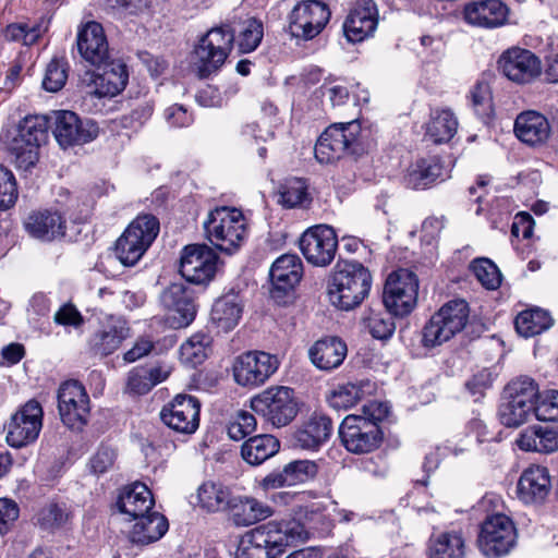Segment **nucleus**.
<instances>
[{"mask_svg": "<svg viewBox=\"0 0 558 558\" xmlns=\"http://www.w3.org/2000/svg\"><path fill=\"white\" fill-rule=\"evenodd\" d=\"M374 385L369 380L338 385L329 395L328 402L337 410H348L372 393Z\"/></svg>", "mask_w": 558, "mask_h": 558, "instance_id": "a19ab883", "label": "nucleus"}, {"mask_svg": "<svg viewBox=\"0 0 558 558\" xmlns=\"http://www.w3.org/2000/svg\"><path fill=\"white\" fill-rule=\"evenodd\" d=\"M234 34L227 27L209 29L194 48L193 69L199 78L217 73L232 50Z\"/></svg>", "mask_w": 558, "mask_h": 558, "instance_id": "423d86ee", "label": "nucleus"}, {"mask_svg": "<svg viewBox=\"0 0 558 558\" xmlns=\"http://www.w3.org/2000/svg\"><path fill=\"white\" fill-rule=\"evenodd\" d=\"M129 337L130 328L123 318L106 316L99 320L88 339V352L94 356L106 357L114 353Z\"/></svg>", "mask_w": 558, "mask_h": 558, "instance_id": "4be33fe9", "label": "nucleus"}, {"mask_svg": "<svg viewBox=\"0 0 558 558\" xmlns=\"http://www.w3.org/2000/svg\"><path fill=\"white\" fill-rule=\"evenodd\" d=\"M279 361L275 355L263 351H251L236 357L233 376L241 386L264 384L277 369Z\"/></svg>", "mask_w": 558, "mask_h": 558, "instance_id": "6ab92c4d", "label": "nucleus"}, {"mask_svg": "<svg viewBox=\"0 0 558 558\" xmlns=\"http://www.w3.org/2000/svg\"><path fill=\"white\" fill-rule=\"evenodd\" d=\"M48 122L44 116L25 117L7 144L11 160L17 168L28 170L39 158V146L47 137Z\"/></svg>", "mask_w": 558, "mask_h": 558, "instance_id": "20e7f679", "label": "nucleus"}, {"mask_svg": "<svg viewBox=\"0 0 558 558\" xmlns=\"http://www.w3.org/2000/svg\"><path fill=\"white\" fill-rule=\"evenodd\" d=\"M339 435L348 451L363 454L376 450L383 441V433L377 424L361 420L355 414L344 417Z\"/></svg>", "mask_w": 558, "mask_h": 558, "instance_id": "2eb2a0df", "label": "nucleus"}, {"mask_svg": "<svg viewBox=\"0 0 558 558\" xmlns=\"http://www.w3.org/2000/svg\"><path fill=\"white\" fill-rule=\"evenodd\" d=\"M534 413V405L524 401H514L502 396L498 409L500 423L506 427H519L524 424L531 414Z\"/></svg>", "mask_w": 558, "mask_h": 558, "instance_id": "09e8293b", "label": "nucleus"}, {"mask_svg": "<svg viewBox=\"0 0 558 558\" xmlns=\"http://www.w3.org/2000/svg\"><path fill=\"white\" fill-rule=\"evenodd\" d=\"M251 408L276 427L288 425L298 413L293 390L283 386L269 388L252 398Z\"/></svg>", "mask_w": 558, "mask_h": 558, "instance_id": "9d476101", "label": "nucleus"}, {"mask_svg": "<svg viewBox=\"0 0 558 558\" xmlns=\"http://www.w3.org/2000/svg\"><path fill=\"white\" fill-rule=\"evenodd\" d=\"M44 411L40 403L29 400L23 404L5 425V440L10 447L22 448L34 442L43 427Z\"/></svg>", "mask_w": 558, "mask_h": 558, "instance_id": "ddd939ff", "label": "nucleus"}, {"mask_svg": "<svg viewBox=\"0 0 558 558\" xmlns=\"http://www.w3.org/2000/svg\"><path fill=\"white\" fill-rule=\"evenodd\" d=\"M116 458L114 449L107 446L99 447L89 460L90 471L95 474L106 473L113 466Z\"/></svg>", "mask_w": 558, "mask_h": 558, "instance_id": "69168bd1", "label": "nucleus"}, {"mask_svg": "<svg viewBox=\"0 0 558 558\" xmlns=\"http://www.w3.org/2000/svg\"><path fill=\"white\" fill-rule=\"evenodd\" d=\"M263 35V23L255 17L246 20L238 37L240 51L248 53L255 50L260 44Z\"/></svg>", "mask_w": 558, "mask_h": 558, "instance_id": "864d4df0", "label": "nucleus"}, {"mask_svg": "<svg viewBox=\"0 0 558 558\" xmlns=\"http://www.w3.org/2000/svg\"><path fill=\"white\" fill-rule=\"evenodd\" d=\"M66 78L65 64L58 59H52L47 65L43 87L50 93L59 92L64 86Z\"/></svg>", "mask_w": 558, "mask_h": 558, "instance_id": "4d7b16f0", "label": "nucleus"}, {"mask_svg": "<svg viewBox=\"0 0 558 558\" xmlns=\"http://www.w3.org/2000/svg\"><path fill=\"white\" fill-rule=\"evenodd\" d=\"M502 396L514 401H524L526 404L535 405L538 398V387L531 377L520 376L505 387Z\"/></svg>", "mask_w": 558, "mask_h": 558, "instance_id": "3c124183", "label": "nucleus"}, {"mask_svg": "<svg viewBox=\"0 0 558 558\" xmlns=\"http://www.w3.org/2000/svg\"><path fill=\"white\" fill-rule=\"evenodd\" d=\"M211 337L205 332H196L187 338L180 347V360L187 366L202 364L210 350Z\"/></svg>", "mask_w": 558, "mask_h": 558, "instance_id": "de8ad7c7", "label": "nucleus"}, {"mask_svg": "<svg viewBox=\"0 0 558 558\" xmlns=\"http://www.w3.org/2000/svg\"><path fill=\"white\" fill-rule=\"evenodd\" d=\"M554 324L549 312L542 308H530L518 314L514 326L519 335L524 338L537 336L548 330Z\"/></svg>", "mask_w": 558, "mask_h": 558, "instance_id": "a18cd8bd", "label": "nucleus"}, {"mask_svg": "<svg viewBox=\"0 0 558 558\" xmlns=\"http://www.w3.org/2000/svg\"><path fill=\"white\" fill-rule=\"evenodd\" d=\"M52 133L61 148L87 144L99 134L96 122L89 119H81L75 112L58 110L53 112Z\"/></svg>", "mask_w": 558, "mask_h": 558, "instance_id": "4468645a", "label": "nucleus"}, {"mask_svg": "<svg viewBox=\"0 0 558 558\" xmlns=\"http://www.w3.org/2000/svg\"><path fill=\"white\" fill-rule=\"evenodd\" d=\"M469 314V304L464 300L457 299L444 304L425 325L423 345L434 348L450 340L466 326Z\"/></svg>", "mask_w": 558, "mask_h": 558, "instance_id": "0eeeda50", "label": "nucleus"}, {"mask_svg": "<svg viewBox=\"0 0 558 558\" xmlns=\"http://www.w3.org/2000/svg\"><path fill=\"white\" fill-rule=\"evenodd\" d=\"M551 489V480L548 469L532 465L525 469L517 484V496L525 505L542 504Z\"/></svg>", "mask_w": 558, "mask_h": 558, "instance_id": "393cba45", "label": "nucleus"}, {"mask_svg": "<svg viewBox=\"0 0 558 558\" xmlns=\"http://www.w3.org/2000/svg\"><path fill=\"white\" fill-rule=\"evenodd\" d=\"M458 130V120L448 109L432 111L426 124L425 137L434 144L449 142Z\"/></svg>", "mask_w": 558, "mask_h": 558, "instance_id": "37998d69", "label": "nucleus"}, {"mask_svg": "<svg viewBox=\"0 0 558 558\" xmlns=\"http://www.w3.org/2000/svg\"><path fill=\"white\" fill-rule=\"evenodd\" d=\"M463 16L472 26L496 28L506 23L508 8L500 0H477L465 4Z\"/></svg>", "mask_w": 558, "mask_h": 558, "instance_id": "cd10ccee", "label": "nucleus"}, {"mask_svg": "<svg viewBox=\"0 0 558 558\" xmlns=\"http://www.w3.org/2000/svg\"><path fill=\"white\" fill-rule=\"evenodd\" d=\"M477 280L489 290L497 289L501 283V275L497 266L487 258H477L471 264Z\"/></svg>", "mask_w": 558, "mask_h": 558, "instance_id": "6e6d98bb", "label": "nucleus"}, {"mask_svg": "<svg viewBox=\"0 0 558 558\" xmlns=\"http://www.w3.org/2000/svg\"><path fill=\"white\" fill-rule=\"evenodd\" d=\"M255 428V416L247 411H239L228 425V435L238 441L253 433Z\"/></svg>", "mask_w": 558, "mask_h": 558, "instance_id": "bf43d9fd", "label": "nucleus"}, {"mask_svg": "<svg viewBox=\"0 0 558 558\" xmlns=\"http://www.w3.org/2000/svg\"><path fill=\"white\" fill-rule=\"evenodd\" d=\"M378 24V11L373 0H357L343 23V32L351 43L371 37Z\"/></svg>", "mask_w": 558, "mask_h": 558, "instance_id": "b1692460", "label": "nucleus"}, {"mask_svg": "<svg viewBox=\"0 0 558 558\" xmlns=\"http://www.w3.org/2000/svg\"><path fill=\"white\" fill-rule=\"evenodd\" d=\"M58 410L63 424L72 429H80L87 423L89 397L81 383L68 380L60 386Z\"/></svg>", "mask_w": 558, "mask_h": 558, "instance_id": "f3484780", "label": "nucleus"}, {"mask_svg": "<svg viewBox=\"0 0 558 558\" xmlns=\"http://www.w3.org/2000/svg\"><path fill=\"white\" fill-rule=\"evenodd\" d=\"M161 302L168 310L167 322L173 329L187 327L196 316L192 293L182 284L173 283L161 294Z\"/></svg>", "mask_w": 558, "mask_h": 558, "instance_id": "5701e85b", "label": "nucleus"}, {"mask_svg": "<svg viewBox=\"0 0 558 558\" xmlns=\"http://www.w3.org/2000/svg\"><path fill=\"white\" fill-rule=\"evenodd\" d=\"M151 389V384L146 375V367H134L129 372L125 392L133 396H143Z\"/></svg>", "mask_w": 558, "mask_h": 558, "instance_id": "0e129e2a", "label": "nucleus"}, {"mask_svg": "<svg viewBox=\"0 0 558 558\" xmlns=\"http://www.w3.org/2000/svg\"><path fill=\"white\" fill-rule=\"evenodd\" d=\"M514 134L522 143L531 147H539L549 140L551 128L544 114L529 110L515 118Z\"/></svg>", "mask_w": 558, "mask_h": 558, "instance_id": "c85d7f7f", "label": "nucleus"}, {"mask_svg": "<svg viewBox=\"0 0 558 558\" xmlns=\"http://www.w3.org/2000/svg\"><path fill=\"white\" fill-rule=\"evenodd\" d=\"M77 49L88 63L100 66L109 59L108 41L102 26L97 22H88L77 34Z\"/></svg>", "mask_w": 558, "mask_h": 558, "instance_id": "bb28decb", "label": "nucleus"}, {"mask_svg": "<svg viewBox=\"0 0 558 558\" xmlns=\"http://www.w3.org/2000/svg\"><path fill=\"white\" fill-rule=\"evenodd\" d=\"M331 432V420L315 413L294 433V441L302 449L317 450L328 440Z\"/></svg>", "mask_w": 558, "mask_h": 558, "instance_id": "f704fd0d", "label": "nucleus"}, {"mask_svg": "<svg viewBox=\"0 0 558 558\" xmlns=\"http://www.w3.org/2000/svg\"><path fill=\"white\" fill-rule=\"evenodd\" d=\"M20 509L17 504L8 498H0V533L4 534L10 526L19 519Z\"/></svg>", "mask_w": 558, "mask_h": 558, "instance_id": "774afa93", "label": "nucleus"}, {"mask_svg": "<svg viewBox=\"0 0 558 558\" xmlns=\"http://www.w3.org/2000/svg\"><path fill=\"white\" fill-rule=\"evenodd\" d=\"M534 414L539 421H558V391L542 395L534 405Z\"/></svg>", "mask_w": 558, "mask_h": 558, "instance_id": "680f3d73", "label": "nucleus"}, {"mask_svg": "<svg viewBox=\"0 0 558 558\" xmlns=\"http://www.w3.org/2000/svg\"><path fill=\"white\" fill-rule=\"evenodd\" d=\"M227 509L236 526H248L272 515V509L268 505L250 497H231Z\"/></svg>", "mask_w": 558, "mask_h": 558, "instance_id": "4c0bfd02", "label": "nucleus"}, {"mask_svg": "<svg viewBox=\"0 0 558 558\" xmlns=\"http://www.w3.org/2000/svg\"><path fill=\"white\" fill-rule=\"evenodd\" d=\"M17 186L11 170L0 165V209H9L17 199Z\"/></svg>", "mask_w": 558, "mask_h": 558, "instance_id": "13d9d810", "label": "nucleus"}, {"mask_svg": "<svg viewBox=\"0 0 558 558\" xmlns=\"http://www.w3.org/2000/svg\"><path fill=\"white\" fill-rule=\"evenodd\" d=\"M280 448L279 440L268 434L257 435L248 438L241 448L242 458L251 465H259L272 456Z\"/></svg>", "mask_w": 558, "mask_h": 558, "instance_id": "79ce46f5", "label": "nucleus"}, {"mask_svg": "<svg viewBox=\"0 0 558 558\" xmlns=\"http://www.w3.org/2000/svg\"><path fill=\"white\" fill-rule=\"evenodd\" d=\"M307 197V185L304 180L292 178L287 180L280 187L279 202L289 208L303 204Z\"/></svg>", "mask_w": 558, "mask_h": 558, "instance_id": "5fc2aeb1", "label": "nucleus"}, {"mask_svg": "<svg viewBox=\"0 0 558 558\" xmlns=\"http://www.w3.org/2000/svg\"><path fill=\"white\" fill-rule=\"evenodd\" d=\"M197 500L202 509L215 513L228 508L231 502V494L222 484L209 481L198 487Z\"/></svg>", "mask_w": 558, "mask_h": 558, "instance_id": "49530a36", "label": "nucleus"}, {"mask_svg": "<svg viewBox=\"0 0 558 558\" xmlns=\"http://www.w3.org/2000/svg\"><path fill=\"white\" fill-rule=\"evenodd\" d=\"M303 275V265L295 254H284L278 257L270 268L272 283L271 296L279 300L283 294L292 291Z\"/></svg>", "mask_w": 558, "mask_h": 558, "instance_id": "a878e982", "label": "nucleus"}, {"mask_svg": "<svg viewBox=\"0 0 558 558\" xmlns=\"http://www.w3.org/2000/svg\"><path fill=\"white\" fill-rule=\"evenodd\" d=\"M47 31L44 22L28 25L26 23L10 24L5 29V37L12 41H22L25 46L34 45Z\"/></svg>", "mask_w": 558, "mask_h": 558, "instance_id": "603ef678", "label": "nucleus"}, {"mask_svg": "<svg viewBox=\"0 0 558 558\" xmlns=\"http://www.w3.org/2000/svg\"><path fill=\"white\" fill-rule=\"evenodd\" d=\"M136 522L129 533L133 544L148 545L159 541L168 531L169 524L165 515L157 511H148L134 518Z\"/></svg>", "mask_w": 558, "mask_h": 558, "instance_id": "c9c22d12", "label": "nucleus"}, {"mask_svg": "<svg viewBox=\"0 0 558 558\" xmlns=\"http://www.w3.org/2000/svg\"><path fill=\"white\" fill-rule=\"evenodd\" d=\"M361 124L357 120L329 125L316 142L315 158L320 163H332L345 155L363 150Z\"/></svg>", "mask_w": 558, "mask_h": 558, "instance_id": "39448f33", "label": "nucleus"}, {"mask_svg": "<svg viewBox=\"0 0 558 558\" xmlns=\"http://www.w3.org/2000/svg\"><path fill=\"white\" fill-rule=\"evenodd\" d=\"M371 287L372 275L361 263L338 262L328 284L329 301L341 311H351L368 296Z\"/></svg>", "mask_w": 558, "mask_h": 558, "instance_id": "f03ea898", "label": "nucleus"}, {"mask_svg": "<svg viewBox=\"0 0 558 558\" xmlns=\"http://www.w3.org/2000/svg\"><path fill=\"white\" fill-rule=\"evenodd\" d=\"M418 279L408 269L392 271L385 283L383 301L395 316L408 315L416 305Z\"/></svg>", "mask_w": 558, "mask_h": 558, "instance_id": "f8f14e48", "label": "nucleus"}, {"mask_svg": "<svg viewBox=\"0 0 558 558\" xmlns=\"http://www.w3.org/2000/svg\"><path fill=\"white\" fill-rule=\"evenodd\" d=\"M201 402L189 395H178L160 411L161 421L180 434H193L199 426Z\"/></svg>", "mask_w": 558, "mask_h": 558, "instance_id": "aec40b11", "label": "nucleus"}, {"mask_svg": "<svg viewBox=\"0 0 558 558\" xmlns=\"http://www.w3.org/2000/svg\"><path fill=\"white\" fill-rule=\"evenodd\" d=\"M518 533L510 517L502 513L488 515L481 525L478 547L488 558L508 555L517 545Z\"/></svg>", "mask_w": 558, "mask_h": 558, "instance_id": "1a4fd4ad", "label": "nucleus"}, {"mask_svg": "<svg viewBox=\"0 0 558 558\" xmlns=\"http://www.w3.org/2000/svg\"><path fill=\"white\" fill-rule=\"evenodd\" d=\"M442 177V166L438 158L429 157L411 165L404 177L408 187L424 190Z\"/></svg>", "mask_w": 558, "mask_h": 558, "instance_id": "ea45409f", "label": "nucleus"}, {"mask_svg": "<svg viewBox=\"0 0 558 558\" xmlns=\"http://www.w3.org/2000/svg\"><path fill=\"white\" fill-rule=\"evenodd\" d=\"M155 500L149 488L140 482L125 486L119 494L117 507L131 518L145 514L153 509Z\"/></svg>", "mask_w": 558, "mask_h": 558, "instance_id": "e433bc0d", "label": "nucleus"}, {"mask_svg": "<svg viewBox=\"0 0 558 558\" xmlns=\"http://www.w3.org/2000/svg\"><path fill=\"white\" fill-rule=\"evenodd\" d=\"M100 66L102 72L94 80V90L90 94L102 97H114L126 86L129 73L126 65L121 61L105 62Z\"/></svg>", "mask_w": 558, "mask_h": 558, "instance_id": "72a5a7b5", "label": "nucleus"}, {"mask_svg": "<svg viewBox=\"0 0 558 558\" xmlns=\"http://www.w3.org/2000/svg\"><path fill=\"white\" fill-rule=\"evenodd\" d=\"M242 311L243 306L239 294L228 293L216 300L210 318L218 329L230 331L239 324Z\"/></svg>", "mask_w": 558, "mask_h": 558, "instance_id": "58836bf2", "label": "nucleus"}, {"mask_svg": "<svg viewBox=\"0 0 558 558\" xmlns=\"http://www.w3.org/2000/svg\"><path fill=\"white\" fill-rule=\"evenodd\" d=\"M26 232L34 239L51 242L65 234V219L58 211L38 210L28 215L24 222Z\"/></svg>", "mask_w": 558, "mask_h": 558, "instance_id": "c756f323", "label": "nucleus"}, {"mask_svg": "<svg viewBox=\"0 0 558 558\" xmlns=\"http://www.w3.org/2000/svg\"><path fill=\"white\" fill-rule=\"evenodd\" d=\"M472 107L481 118H488L493 112V99L489 86L477 83L470 92Z\"/></svg>", "mask_w": 558, "mask_h": 558, "instance_id": "052dcab7", "label": "nucleus"}, {"mask_svg": "<svg viewBox=\"0 0 558 558\" xmlns=\"http://www.w3.org/2000/svg\"><path fill=\"white\" fill-rule=\"evenodd\" d=\"M498 69L511 82L529 84L542 73L541 59L531 50L511 47L498 59Z\"/></svg>", "mask_w": 558, "mask_h": 558, "instance_id": "a211bd4d", "label": "nucleus"}, {"mask_svg": "<svg viewBox=\"0 0 558 558\" xmlns=\"http://www.w3.org/2000/svg\"><path fill=\"white\" fill-rule=\"evenodd\" d=\"M465 542L459 532H444L429 539L428 558H464Z\"/></svg>", "mask_w": 558, "mask_h": 558, "instance_id": "c03bdc74", "label": "nucleus"}, {"mask_svg": "<svg viewBox=\"0 0 558 558\" xmlns=\"http://www.w3.org/2000/svg\"><path fill=\"white\" fill-rule=\"evenodd\" d=\"M207 240L219 251L232 254L247 234L246 219L242 210L221 206L210 210L204 221Z\"/></svg>", "mask_w": 558, "mask_h": 558, "instance_id": "7ed1b4c3", "label": "nucleus"}, {"mask_svg": "<svg viewBox=\"0 0 558 558\" xmlns=\"http://www.w3.org/2000/svg\"><path fill=\"white\" fill-rule=\"evenodd\" d=\"M492 384L493 375L488 369L484 368L473 375L472 378L466 381L465 387L470 395L474 397V400L478 401L484 397L486 390L492 387Z\"/></svg>", "mask_w": 558, "mask_h": 558, "instance_id": "338daca9", "label": "nucleus"}, {"mask_svg": "<svg viewBox=\"0 0 558 558\" xmlns=\"http://www.w3.org/2000/svg\"><path fill=\"white\" fill-rule=\"evenodd\" d=\"M318 468L311 460H295L284 465L283 470L278 473L268 474L262 482L265 489L279 488L283 486H293L305 483L314 478Z\"/></svg>", "mask_w": 558, "mask_h": 558, "instance_id": "2f4dec72", "label": "nucleus"}, {"mask_svg": "<svg viewBox=\"0 0 558 558\" xmlns=\"http://www.w3.org/2000/svg\"><path fill=\"white\" fill-rule=\"evenodd\" d=\"M299 246L310 264L325 267L330 265L335 258L338 239L331 227L318 225L303 232L299 240Z\"/></svg>", "mask_w": 558, "mask_h": 558, "instance_id": "dca6fc26", "label": "nucleus"}, {"mask_svg": "<svg viewBox=\"0 0 558 558\" xmlns=\"http://www.w3.org/2000/svg\"><path fill=\"white\" fill-rule=\"evenodd\" d=\"M217 259V254L206 244L187 245L181 255L180 274L189 282L206 283L215 275Z\"/></svg>", "mask_w": 558, "mask_h": 558, "instance_id": "412c9836", "label": "nucleus"}, {"mask_svg": "<svg viewBox=\"0 0 558 558\" xmlns=\"http://www.w3.org/2000/svg\"><path fill=\"white\" fill-rule=\"evenodd\" d=\"M393 313L369 310L363 318L365 329L376 339L385 340L392 336L396 325Z\"/></svg>", "mask_w": 558, "mask_h": 558, "instance_id": "8fccbe9b", "label": "nucleus"}, {"mask_svg": "<svg viewBox=\"0 0 558 558\" xmlns=\"http://www.w3.org/2000/svg\"><path fill=\"white\" fill-rule=\"evenodd\" d=\"M159 232V222L151 215L134 219L116 244V255L122 265L134 266L151 245Z\"/></svg>", "mask_w": 558, "mask_h": 558, "instance_id": "6e6552de", "label": "nucleus"}, {"mask_svg": "<svg viewBox=\"0 0 558 558\" xmlns=\"http://www.w3.org/2000/svg\"><path fill=\"white\" fill-rule=\"evenodd\" d=\"M307 538L308 532L300 521H270L241 536L234 558H277L286 547Z\"/></svg>", "mask_w": 558, "mask_h": 558, "instance_id": "f257e3e1", "label": "nucleus"}, {"mask_svg": "<svg viewBox=\"0 0 558 558\" xmlns=\"http://www.w3.org/2000/svg\"><path fill=\"white\" fill-rule=\"evenodd\" d=\"M515 444L523 451L555 452L558 450V426H529L519 434Z\"/></svg>", "mask_w": 558, "mask_h": 558, "instance_id": "473e14b6", "label": "nucleus"}, {"mask_svg": "<svg viewBox=\"0 0 558 558\" xmlns=\"http://www.w3.org/2000/svg\"><path fill=\"white\" fill-rule=\"evenodd\" d=\"M348 348L338 337H326L317 340L308 350L311 362L322 371L338 368L344 361Z\"/></svg>", "mask_w": 558, "mask_h": 558, "instance_id": "7c9ffc66", "label": "nucleus"}, {"mask_svg": "<svg viewBox=\"0 0 558 558\" xmlns=\"http://www.w3.org/2000/svg\"><path fill=\"white\" fill-rule=\"evenodd\" d=\"M330 15L328 5L322 1H299L288 16L289 33L295 39L311 40L323 32Z\"/></svg>", "mask_w": 558, "mask_h": 558, "instance_id": "9b49d317", "label": "nucleus"}, {"mask_svg": "<svg viewBox=\"0 0 558 558\" xmlns=\"http://www.w3.org/2000/svg\"><path fill=\"white\" fill-rule=\"evenodd\" d=\"M68 512L57 504H50L43 508L38 514V523L43 529L53 530L66 523Z\"/></svg>", "mask_w": 558, "mask_h": 558, "instance_id": "e2e57ef3", "label": "nucleus"}]
</instances>
